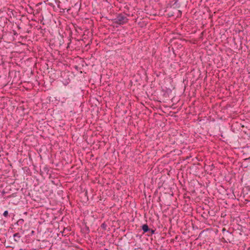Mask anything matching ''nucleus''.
Here are the masks:
<instances>
[{
    "label": "nucleus",
    "mask_w": 250,
    "mask_h": 250,
    "mask_svg": "<svg viewBox=\"0 0 250 250\" xmlns=\"http://www.w3.org/2000/svg\"><path fill=\"white\" fill-rule=\"evenodd\" d=\"M173 6H174L175 7L179 8L180 7V3H178V0H176L174 4H173Z\"/></svg>",
    "instance_id": "5"
},
{
    "label": "nucleus",
    "mask_w": 250,
    "mask_h": 250,
    "mask_svg": "<svg viewBox=\"0 0 250 250\" xmlns=\"http://www.w3.org/2000/svg\"><path fill=\"white\" fill-rule=\"evenodd\" d=\"M225 230H226V229H225V228H223V229H222V231H225Z\"/></svg>",
    "instance_id": "10"
},
{
    "label": "nucleus",
    "mask_w": 250,
    "mask_h": 250,
    "mask_svg": "<svg viewBox=\"0 0 250 250\" xmlns=\"http://www.w3.org/2000/svg\"><path fill=\"white\" fill-rule=\"evenodd\" d=\"M141 227L143 231V233L148 232L150 230V228L146 224L143 225Z\"/></svg>",
    "instance_id": "3"
},
{
    "label": "nucleus",
    "mask_w": 250,
    "mask_h": 250,
    "mask_svg": "<svg viewBox=\"0 0 250 250\" xmlns=\"http://www.w3.org/2000/svg\"><path fill=\"white\" fill-rule=\"evenodd\" d=\"M43 169H44V171H48V168H47V167H44V168H43Z\"/></svg>",
    "instance_id": "9"
},
{
    "label": "nucleus",
    "mask_w": 250,
    "mask_h": 250,
    "mask_svg": "<svg viewBox=\"0 0 250 250\" xmlns=\"http://www.w3.org/2000/svg\"><path fill=\"white\" fill-rule=\"evenodd\" d=\"M128 19L125 14H118L115 19L112 20L114 23L121 25L126 23Z\"/></svg>",
    "instance_id": "1"
},
{
    "label": "nucleus",
    "mask_w": 250,
    "mask_h": 250,
    "mask_svg": "<svg viewBox=\"0 0 250 250\" xmlns=\"http://www.w3.org/2000/svg\"><path fill=\"white\" fill-rule=\"evenodd\" d=\"M101 227L102 229H103L104 230L106 229L107 225L105 223H103L101 226Z\"/></svg>",
    "instance_id": "6"
},
{
    "label": "nucleus",
    "mask_w": 250,
    "mask_h": 250,
    "mask_svg": "<svg viewBox=\"0 0 250 250\" xmlns=\"http://www.w3.org/2000/svg\"><path fill=\"white\" fill-rule=\"evenodd\" d=\"M155 232V229H150V230L148 232V234L147 235L148 236H150L152 235L153 234H154Z\"/></svg>",
    "instance_id": "4"
},
{
    "label": "nucleus",
    "mask_w": 250,
    "mask_h": 250,
    "mask_svg": "<svg viewBox=\"0 0 250 250\" xmlns=\"http://www.w3.org/2000/svg\"><path fill=\"white\" fill-rule=\"evenodd\" d=\"M24 222V220L23 219H19L18 222H17V224L18 225L19 224H21V225H22L23 224V223Z\"/></svg>",
    "instance_id": "7"
},
{
    "label": "nucleus",
    "mask_w": 250,
    "mask_h": 250,
    "mask_svg": "<svg viewBox=\"0 0 250 250\" xmlns=\"http://www.w3.org/2000/svg\"><path fill=\"white\" fill-rule=\"evenodd\" d=\"M14 240L17 243L22 242V239L21 238V235L20 233H16L13 235Z\"/></svg>",
    "instance_id": "2"
},
{
    "label": "nucleus",
    "mask_w": 250,
    "mask_h": 250,
    "mask_svg": "<svg viewBox=\"0 0 250 250\" xmlns=\"http://www.w3.org/2000/svg\"><path fill=\"white\" fill-rule=\"evenodd\" d=\"M3 215L5 217H7L8 216V211L7 210H5L3 212Z\"/></svg>",
    "instance_id": "8"
}]
</instances>
